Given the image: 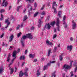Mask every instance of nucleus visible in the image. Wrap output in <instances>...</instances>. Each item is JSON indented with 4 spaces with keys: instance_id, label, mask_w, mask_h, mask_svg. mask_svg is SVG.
I'll list each match as a JSON object with an SVG mask.
<instances>
[{
    "instance_id": "obj_10",
    "label": "nucleus",
    "mask_w": 77,
    "mask_h": 77,
    "mask_svg": "<svg viewBox=\"0 0 77 77\" xmlns=\"http://www.w3.org/2000/svg\"><path fill=\"white\" fill-rule=\"evenodd\" d=\"M72 45L68 46L67 47V50H69V51H71V50H72Z\"/></svg>"
},
{
    "instance_id": "obj_36",
    "label": "nucleus",
    "mask_w": 77,
    "mask_h": 77,
    "mask_svg": "<svg viewBox=\"0 0 77 77\" xmlns=\"http://www.w3.org/2000/svg\"><path fill=\"white\" fill-rule=\"evenodd\" d=\"M10 24V22H9L8 23H7V25L5 26V29H7L8 27V26Z\"/></svg>"
},
{
    "instance_id": "obj_20",
    "label": "nucleus",
    "mask_w": 77,
    "mask_h": 77,
    "mask_svg": "<svg viewBox=\"0 0 77 77\" xmlns=\"http://www.w3.org/2000/svg\"><path fill=\"white\" fill-rule=\"evenodd\" d=\"M62 54H62L61 55H60L59 56L60 57V61H62V59H63V57H62Z\"/></svg>"
},
{
    "instance_id": "obj_6",
    "label": "nucleus",
    "mask_w": 77,
    "mask_h": 77,
    "mask_svg": "<svg viewBox=\"0 0 77 77\" xmlns=\"http://www.w3.org/2000/svg\"><path fill=\"white\" fill-rule=\"evenodd\" d=\"M50 27H51V26H50V24H49V23H48L45 25V27L43 29V30H44L45 28H47V29H49L50 28Z\"/></svg>"
},
{
    "instance_id": "obj_25",
    "label": "nucleus",
    "mask_w": 77,
    "mask_h": 77,
    "mask_svg": "<svg viewBox=\"0 0 77 77\" xmlns=\"http://www.w3.org/2000/svg\"><path fill=\"white\" fill-rule=\"evenodd\" d=\"M38 14H39V12H36L34 14V17H36L37 16V15H38Z\"/></svg>"
},
{
    "instance_id": "obj_52",
    "label": "nucleus",
    "mask_w": 77,
    "mask_h": 77,
    "mask_svg": "<svg viewBox=\"0 0 77 77\" xmlns=\"http://www.w3.org/2000/svg\"><path fill=\"white\" fill-rule=\"evenodd\" d=\"M10 18L11 20H12V19H14V17H13V16L11 15Z\"/></svg>"
},
{
    "instance_id": "obj_35",
    "label": "nucleus",
    "mask_w": 77,
    "mask_h": 77,
    "mask_svg": "<svg viewBox=\"0 0 77 77\" xmlns=\"http://www.w3.org/2000/svg\"><path fill=\"white\" fill-rule=\"evenodd\" d=\"M54 9V12L55 14H57V11H56V8H53Z\"/></svg>"
},
{
    "instance_id": "obj_57",
    "label": "nucleus",
    "mask_w": 77,
    "mask_h": 77,
    "mask_svg": "<svg viewBox=\"0 0 77 77\" xmlns=\"http://www.w3.org/2000/svg\"><path fill=\"white\" fill-rule=\"evenodd\" d=\"M9 11H10V9H11V8H12V7L11 6H9Z\"/></svg>"
},
{
    "instance_id": "obj_23",
    "label": "nucleus",
    "mask_w": 77,
    "mask_h": 77,
    "mask_svg": "<svg viewBox=\"0 0 77 77\" xmlns=\"http://www.w3.org/2000/svg\"><path fill=\"white\" fill-rule=\"evenodd\" d=\"M61 14H62V11H60L58 13V15L59 17H61Z\"/></svg>"
},
{
    "instance_id": "obj_26",
    "label": "nucleus",
    "mask_w": 77,
    "mask_h": 77,
    "mask_svg": "<svg viewBox=\"0 0 77 77\" xmlns=\"http://www.w3.org/2000/svg\"><path fill=\"white\" fill-rule=\"evenodd\" d=\"M24 41H21V44L22 46L23 47H24Z\"/></svg>"
},
{
    "instance_id": "obj_21",
    "label": "nucleus",
    "mask_w": 77,
    "mask_h": 77,
    "mask_svg": "<svg viewBox=\"0 0 77 77\" xmlns=\"http://www.w3.org/2000/svg\"><path fill=\"white\" fill-rule=\"evenodd\" d=\"M51 50L49 49L48 50V56H49L50 55V53H51Z\"/></svg>"
},
{
    "instance_id": "obj_33",
    "label": "nucleus",
    "mask_w": 77,
    "mask_h": 77,
    "mask_svg": "<svg viewBox=\"0 0 77 77\" xmlns=\"http://www.w3.org/2000/svg\"><path fill=\"white\" fill-rule=\"evenodd\" d=\"M3 20V15L2 14H1V17L0 19V20Z\"/></svg>"
},
{
    "instance_id": "obj_1",
    "label": "nucleus",
    "mask_w": 77,
    "mask_h": 77,
    "mask_svg": "<svg viewBox=\"0 0 77 77\" xmlns=\"http://www.w3.org/2000/svg\"><path fill=\"white\" fill-rule=\"evenodd\" d=\"M26 38H29V39H32L33 38V37H32V35H31V34L28 33L26 34V35H23L22 36L21 41H24V40H25Z\"/></svg>"
},
{
    "instance_id": "obj_11",
    "label": "nucleus",
    "mask_w": 77,
    "mask_h": 77,
    "mask_svg": "<svg viewBox=\"0 0 77 77\" xmlns=\"http://www.w3.org/2000/svg\"><path fill=\"white\" fill-rule=\"evenodd\" d=\"M15 59H16V57H15L14 58L12 59V60H11V62L9 64V65L8 66L9 67H10V66H11V65L13 63H14V61H15Z\"/></svg>"
},
{
    "instance_id": "obj_47",
    "label": "nucleus",
    "mask_w": 77,
    "mask_h": 77,
    "mask_svg": "<svg viewBox=\"0 0 77 77\" xmlns=\"http://www.w3.org/2000/svg\"><path fill=\"white\" fill-rule=\"evenodd\" d=\"M11 53H10L8 55V58H10V57H11Z\"/></svg>"
},
{
    "instance_id": "obj_64",
    "label": "nucleus",
    "mask_w": 77,
    "mask_h": 77,
    "mask_svg": "<svg viewBox=\"0 0 77 77\" xmlns=\"http://www.w3.org/2000/svg\"><path fill=\"white\" fill-rule=\"evenodd\" d=\"M35 29V28L33 27H32L31 28V30H33Z\"/></svg>"
},
{
    "instance_id": "obj_16",
    "label": "nucleus",
    "mask_w": 77,
    "mask_h": 77,
    "mask_svg": "<svg viewBox=\"0 0 77 77\" xmlns=\"http://www.w3.org/2000/svg\"><path fill=\"white\" fill-rule=\"evenodd\" d=\"M35 56V54H33V55L31 54L29 55V57L31 58H34Z\"/></svg>"
},
{
    "instance_id": "obj_8",
    "label": "nucleus",
    "mask_w": 77,
    "mask_h": 77,
    "mask_svg": "<svg viewBox=\"0 0 77 77\" xmlns=\"http://www.w3.org/2000/svg\"><path fill=\"white\" fill-rule=\"evenodd\" d=\"M72 29H75V27H76V23H75L74 22V21H72Z\"/></svg>"
},
{
    "instance_id": "obj_7",
    "label": "nucleus",
    "mask_w": 77,
    "mask_h": 77,
    "mask_svg": "<svg viewBox=\"0 0 77 77\" xmlns=\"http://www.w3.org/2000/svg\"><path fill=\"white\" fill-rule=\"evenodd\" d=\"M5 1H6V0H3V3L2 4V6H5V7H6V6H7L8 5V2H6L5 4Z\"/></svg>"
},
{
    "instance_id": "obj_29",
    "label": "nucleus",
    "mask_w": 77,
    "mask_h": 77,
    "mask_svg": "<svg viewBox=\"0 0 77 77\" xmlns=\"http://www.w3.org/2000/svg\"><path fill=\"white\" fill-rule=\"evenodd\" d=\"M5 23H7V24L8 23H10L9 21V19H7L5 20Z\"/></svg>"
},
{
    "instance_id": "obj_12",
    "label": "nucleus",
    "mask_w": 77,
    "mask_h": 77,
    "mask_svg": "<svg viewBox=\"0 0 77 77\" xmlns=\"http://www.w3.org/2000/svg\"><path fill=\"white\" fill-rule=\"evenodd\" d=\"M24 74V73L22 71H21L19 73V76L20 77H21Z\"/></svg>"
},
{
    "instance_id": "obj_17",
    "label": "nucleus",
    "mask_w": 77,
    "mask_h": 77,
    "mask_svg": "<svg viewBox=\"0 0 77 77\" xmlns=\"http://www.w3.org/2000/svg\"><path fill=\"white\" fill-rule=\"evenodd\" d=\"M28 18V17H27V15L24 16L23 19V21H26V20Z\"/></svg>"
},
{
    "instance_id": "obj_63",
    "label": "nucleus",
    "mask_w": 77,
    "mask_h": 77,
    "mask_svg": "<svg viewBox=\"0 0 77 77\" xmlns=\"http://www.w3.org/2000/svg\"><path fill=\"white\" fill-rule=\"evenodd\" d=\"M30 11H32V7H31L30 8Z\"/></svg>"
},
{
    "instance_id": "obj_40",
    "label": "nucleus",
    "mask_w": 77,
    "mask_h": 77,
    "mask_svg": "<svg viewBox=\"0 0 77 77\" xmlns=\"http://www.w3.org/2000/svg\"><path fill=\"white\" fill-rule=\"evenodd\" d=\"M21 35V32H20L19 33L18 35H17V36L18 37H20V36Z\"/></svg>"
},
{
    "instance_id": "obj_32",
    "label": "nucleus",
    "mask_w": 77,
    "mask_h": 77,
    "mask_svg": "<svg viewBox=\"0 0 77 77\" xmlns=\"http://www.w3.org/2000/svg\"><path fill=\"white\" fill-rule=\"evenodd\" d=\"M26 1H28L29 3H33V2L34 1L33 0H26Z\"/></svg>"
},
{
    "instance_id": "obj_61",
    "label": "nucleus",
    "mask_w": 77,
    "mask_h": 77,
    "mask_svg": "<svg viewBox=\"0 0 77 77\" xmlns=\"http://www.w3.org/2000/svg\"><path fill=\"white\" fill-rule=\"evenodd\" d=\"M26 9H25L23 11V12L24 13L25 12H26Z\"/></svg>"
},
{
    "instance_id": "obj_18",
    "label": "nucleus",
    "mask_w": 77,
    "mask_h": 77,
    "mask_svg": "<svg viewBox=\"0 0 77 77\" xmlns=\"http://www.w3.org/2000/svg\"><path fill=\"white\" fill-rule=\"evenodd\" d=\"M16 54H17V51H14L12 54V56L13 57H15L16 56Z\"/></svg>"
},
{
    "instance_id": "obj_24",
    "label": "nucleus",
    "mask_w": 77,
    "mask_h": 77,
    "mask_svg": "<svg viewBox=\"0 0 77 77\" xmlns=\"http://www.w3.org/2000/svg\"><path fill=\"white\" fill-rule=\"evenodd\" d=\"M22 58L23 60H24L25 59V57H24V56H21V57H20V60H22Z\"/></svg>"
},
{
    "instance_id": "obj_4",
    "label": "nucleus",
    "mask_w": 77,
    "mask_h": 77,
    "mask_svg": "<svg viewBox=\"0 0 77 77\" xmlns=\"http://www.w3.org/2000/svg\"><path fill=\"white\" fill-rule=\"evenodd\" d=\"M57 23H56V25L57 26V30L58 31H60V29H59V18H57Z\"/></svg>"
},
{
    "instance_id": "obj_55",
    "label": "nucleus",
    "mask_w": 77,
    "mask_h": 77,
    "mask_svg": "<svg viewBox=\"0 0 77 77\" xmlns=\"http://www.w3.org/2000/svg\"><path fill=\"white\" fill-rule=\"evenodd\" d=\"M38 23H39L41 24V19H40L38 20Z\"/></svg>"
},
{
    "instance_id": "obj_48",
    "label": "nucleus",
    "mask_w": 77,
    "mask_h": 77,
    "mask_svg": "<svg viewBox=\"0 0 77 77\" xmlns=\"http://www.w3.org/2000/svg\"><path fill=\"white\" fill-rule=\"evenodd\" d=\"M70 40L71 41H73V38L72 37H71L70 38Z\"/></svg>"
},
{
    "instance_id": "obj_51",
    "label": "nucleus",
    "mask_w": 77,
    "mask_h": 77,
    "mask_svg": "<svg viewBox=\"0 0 77 77\" xmlns=\"http://www.w3.org/2000/svg\"><path fill=\"white\" fill-rule=\"evenodd\" d=\"M27 53V50H25L24 54H26Z\"/></svg>"
},
{
    "instance_id": "obj_60",
    "label": "nucleus",
    "mask_w": 77,
    "mask_h": 77,
    "mask_svg": "<svg viewBox=\"0 0 77 77\" xmlns=\"http://www.w3.org/2000/svg\"><path fill=\"white\" fill-rule=\"evenodd\" d=\"M50 3L48 2V6H50Z\"/></svg>"
},
{
    "instance_id": "obj_49",
    "label": "nucleus",
    "mask_w": 77,
    "mask_h": 77,
    "mask_svg": "<svg viewBox=\"0 0 77 77\" xmlns=\"http://www.w3.org/2000/svg\"><path fill=\"white\" fill-rule=\"evenodd\" d=\"M9 60H10V58L7 57V62H9Z\"/></svg>"
},
{
    "instance_id": "obj_30",
    "label": "nucleus",
    "mask_w": 77,
    "mask_h": 77,
    "mask_svg": "<svg viewBox=\"0 0 77 77\" xmlns=\"http://www.w3.org/2000/svg\"><path fill=\"white\" fill-rule=\"evenodd\" d=\"M40 73H39V70H38L37 71V75H40Z\"/></svg>"
},
{
    "instance_id": "obj_46",
    "label": "nucleus",
    "mask_w": 77,
    "mask_h": 77,
    "mask_svg": "<svg viewBox=\"0 0 77 77\" xmlns=\"http://www.w3.org/2000/svg\"><path fill=\"white\" fill-rule=\"evenodd\" d=\"M57 35L56 34H55L53 36V39H54V38H56V37Z\"/></svg>"
},
{
    "instance_id": "obj_34",
    "label": "nucleus",
    "mask_w": 77,
    "mask_h": 77,
    "mask_svg": "<svg viewBox=\"0 0 77 77\" xmlns=\"http://www.w3.org/2000/svg\"><path fill=\"white\" fill-rule=\"evenodd\" d=\"M11 71L10 74H12V73H13V72H14V69H11Z\"/></svg>"
},
{
    "instance_id": "obj_13",
    "label": "nucleus",
    "mask_w": 77,
    "mask_h": 77,
    "mask_svg": "<svg viewBox=\"0 0 77 77\" xmlns=\"http://www.w3.org/2000/svg\"><path fill=\"white\" fill-rule=\"evenodd\" d=\"M27 70H28V69L26 68V70L25 71V73H24V74L25 75V76L26 77H27L28 76V74H29V73H27Z\"/></svg>"
},
{
    "instance_id": "obj_28",
    "label": "nucleus",
    "mask_w": 77,
    "mask_h": 77,
    "mask_svg": "<svg viewBox=\"0 0 77 77\" xmlns=\"http://www.w3.org/2000/svg\"><path fill=\"white\" fill-rule=\"evenodd\" d=\"M55 21H54L52 22L51 24V25L53 27L54 26V24L55 23Z\"/></svg>"
},
{
    "instance_id": "obj_5",
    "label": "nucleus",
    "mask_w": 77,
    "mask_h": 77,
    "mask_svg": "<svg viewBox=\"0 0 77 77\" xmlns=\"http://www.w3.org/2000/svg\"><path fill=\"white\" fill-rule=\"evenodd\" d=\"M46 44L47 45H53L52 42H50V41L48 39L46 40Z\"/></svg>"
},
{
    "instance_id": "obj_45",
    "label": "nucleus",
    "mask_w": 77,
    "mask_h": 77,
    "mask_svg": "<svg viewBox=\"0 0 77 77\" xmlns=\"http://www.w3.org/2000/svg\"><path fill=\"white\" fill-rule=\"evenodd\" d=\"M4 35V33H2V35L0 36V38H2L3 37V35Z\"/></svg>"
},
{
    "instance_id": "obj_42",
    "label": "nucleus",
    "mask_w": 77,
    "mask_h": 77,
    "mask_svg": "<svg viewBox=\"0 0 77 77\" xmlns=\"http://www.w3.org/2000/svg\"><path fill=\"white\" fill-rule=\"evenodd\" d=\"M24 25V23H22L21 24V25H20V27L22 28L23 27V25Z\"/></svg>"
},
{
    "instance_id": "obj_53",
    "label": "nucleus",
    "mask_w": 77,
    "mask_h": 77,
    "mask_svg": "<svg viewBox=\"0 0 77 77\" xmlns=\"http://www.w3.org/2000/svg\"><path fill=\"white\" fill-rule=\"evenodd\" d=\"M62 75L63 77H65V73H63L62 74Z\"/></svg>"
},
{
    "instance_id": "obj_9",
    "label": "nucleus",
    "mask_w": 77,
    "mask_h": 77,
    "mask_svg": "<svg viewBox=\"0 0 77 77\" xmlns=\"http://www.w3.org/2000/svg\"><path fill=\"white\" fill-rule=\"evenodd\" d=\"M57 5L56 4V2H54L52 3V8H55V7H57Z\"/></svg>"
},
{
    "instance_id": "obj_2",
    "label": "nucleus",
    "mask_w": 77,
    "mask_h": 77,
    "mask_svg": "<svg viewBox=\"0 0 77 77\" xmlns=\"http://www.w3.org/2000/svg\"><path fill=\"white\" fill-rule=\"evenodd\" d=\"M71 68L70 66L69 65L66 64H65L63 67V69H64L65 71H67L68 69H69Z\"/></svg>"
},
{
    "instance_id": "obj_37",
    "label": "nucleus",
    "mask_w": 77,
    "mask_h": 77,
    "mask_svg": "<svg viewBox=\"0 0 77 77\" xmlns=\"http://www.w3.org/2000/svg\"><path fill=\"white\" fill-rule=\"evenodd\" d=\"M5 12L4 9H2L0 11V13H2V12Z\"/></svg>"
},
{
    "instance_id": "obj_43",
    "label": "nucleus",
    "mask_w": 77,
    "mask_h": 77,
    "mask_svg": "<svg viewBox=\"0 0 77 77\" xmlns=\"http://www.w3.org/2000/svg\"><path fill=\"white\" fill-rule=\"evenodd\" d=\"M20 25H18L17 26V27L16 29H17L18 30L19 29H20Z\"/></svg>"
},
{
    "instance_id": "obj_14",
    "label": "nucleus",
    "mask_w": 77,
    "mask_h": 77,
    "mask_svg": "<svg viewBox=\"0 0 77 77\" xmlns=\"http://www.w3.org/2000/svg\"><path fill=\"white\" fill-rule=\"evenodd\" d=\"M14 35H11L10 38H9V41L10 42H11V41H12V40H13V38H14Z\"/></svg>"
},
{
    "instance_id": "obj_22",
    "label": "nucleus",
    "mask_w": 77,
    "mask_h": 77,
    "mask_svg": "<svg viewBox=\"0 0 77 77\" xmlns=\"http://www.w3.org/2000/svg\"><path fill=\"white\" fill-rule=\"evenodd\" d=\"M55 73H56V71L52 73V76H51V77H56V75H55Z\"/></svg>"
},
{
    "instance_id": "obj_39",
    "label": "nucleus",
    "mask_w": 77,
    "mask_h": 77,
    "mask_svg": "<svg viewBox=\"0 0 77 77\" xmlns=\"http://www.w3.org/2000/svg\"><path fill=\"white\" fill-rule=\"evenodd\" d=\"M72 64V61L71 62H70V66H69L70 67V68H71V67L72 66H71V65Z\"/></svg>"
},
{
    "instance_id": "obj_19",
    "label": "nucleus",
    "mask_w": 77,
    "mask_h": 77,
    "mask_svg": "<svg viewBox=\"0 0 77 77\" xmlns=\"http://www.w3.org/2000/svg\"><path fill=\"white\" fill-rule=\"evenodd\" d=\"M3 67H0V74H2L3 72Z\"/></svg>"
},
{
    "instance_id": "obj_50",
    "label": "nucleus",
    "mask_w": 77,
    "mask_h": 77,
    "mask_svg": "<svg viewBox=\"0 0 77 77\" xmlns=\"http://www.w3.org/2000/svg\"><path fill=\"white\" fill-rule=\"evenodd\" d=\"M45 7V5H43L42 7L41 8V10H43L44 9V7Z\"/></svg>"
},
{
    "instance_id": "obj_15",
    "label": "nucleus",
    "mask_w": 77,
    "mask_h": 77,
    "mask_svg": "<svg viewBox=\"0 0 77 77\" xmlns=\"http://www.w3.org/2000/svg\"><path fill=\"white\" fill-rule=\"evenodd\" d=\"M50 63H48L47 64L46 66H44V67L43 68V70H45V69H46V68H47V67H48V66H50Z\"/></svg>"
},
{
    "instance_id": "obj_27",
    "label": "nucleus",
    "mask_w": 77,
    "mask_h": 77,
    "mask_svg": "<svg viewBox=\"0 0 77 77\" xmlns=\"http://www.w3.org/2000/svg\"><path fill=\"white\" fill-rule=\"evenodd\" d=\"M22 7V6L21 5L17 7V11H18V12L19 11V9H20V8H21Z\"/></svg>"
},
{
    "instance_id": "obj_54",
    "label": "nucleus",
    "mask_w": 77,
    "mask_h": 77,
    "mask_svg": "<svg viewBox=\"0 0 77 77\" xmlns=\"http://www.w3.org/2000/svg\"><path fill=\"white\" fill-rule=\"evenodd\" d=\"M49 19H50V17L49 16H48L47 17V18L46 19V20H47V21H48V20H49Z\"/></svg>"
},
{
    "instance_id": "obj_58",
    "label": "nucleus",
    "mask_w": 77,
    "mask_h": 77,
    "mask_svg": "<svg viewBox=\"0 0 77 77\" xmlns=\"http://www.w3.org/2000/svg\"><path fill=\"white\" fill-rule=\"evenodd\" d=\"M37 61V59H35L34 60L33 62H35Z\"/></svg>"
},
{
    "instance_id": "obj_31",
    "label": "nucleus",
    "mask_w": 77,
    "mask_h": 77,
    "mask_svg": "<svg viewBox=\"0 0 77 77\" xmlns=\"http://www.w3.org/2000/svg\"><path fill=\"white\" fill-rule=\"evenodd\" d=\"M41 14L42 15H45V11H43V12L41 13Z\"/></svg>"
},
{
    "instance_id": "obj_62",
    "label": "nucleus",
    "mask_w": 77,
    "mask_h": 77,
    "mask_svg": "<svg viewBox=\"0 0 77 77\" xmlns=\"http://www.w3.org/2000/svg\"><path fill=\"white\" fill-rule=\"evenodd\" d=\"M55 62V61H51V63H54Z\"/></svg>"
},
{
    "instance_id": "obj_3",
    "label": "nucleus",
    "mask_w": 77,
    "mask_h": 77,
    "mask_svg": "<svg viewBox=\"0 0 77 77\" xmlns=\"http://www.w3.org/2000/svg\"><path fill=\"white\" fill-rule=\"evenodd\" d=\"M66 18V17H65V16H64L63 17V24L64 25V27H65V28L66 29V28H67V24H66V22H65V20Z\"/></svg>"
},
{
    "instance_id": "obj_59",
    "label": "nucleus",
    "mask_w": 77,
    "mask_h": 77,
    "mask_svg": "<svg viewBox=\"0 0 77 77\" xmlns=\"http://www.w3.org/2000/svg\"><path fill=\"white\" fill-rule=\"evenodd\" d=\"M25 63L23 62V63H22V65H21V66H23L24 65Z\"/></svg>"
},
{
    "instance_id": "obj_56",
    "label": "nucleus",
    "mask_w": 77,
    "mask_h": 77,
    "mask_svg": "<svg viewBox=\"0 0 77 77\" xmlns=\"http://www.w3.org/2000/svg\"><path fill=\"white\" fill-rule=\"evenodd\" d=\"M41 23H39V24L38 25V27H39V28L41 27Z\"/></svg>"
},
{
    "instance_id": "obj_38",
    "label": "nucleus",
    "mask_w": 77,
    "mask_h": 77,
    "mask_svg": "<svg viewBox=\"0 0 77 77\" xmlns=\"http://www.w3.org/2000/svg\"><path fill=\"white\" fill-rule=\"evenodd\" d=\"M56 50H57V47H54V52H55L56 51Z\"/></svg>"
},
{
    "instance_id": "obj_41",
    "label": "nucleus",
    "mask_w": 77,
    "mask_h": 77,
    "mask_svg": "<svg viewBox=\"0 0 77 77\" xmlns=\"http://www.w3.org/2000/svg\"><path fill=\"white\" fill-rule=\"evenodd\" d=\"M70 74H71V77H72V76H73V75H74V74H73V72H71L70 73Z\"/></svg>"
},
{
    "instance_id": "obj_44",
    "label": "nucleus",
    "mask_w": 77,
    "mask_h": 77,
    "mask_svg": "<svg viewBox=\"0 0 77 77\" xmlns=\"http://www.w3.org/2000/svg\"><path fill=\"white\" fill-rule=\"evenodd\" d=\"M34 7H35V8L37 7V4H36V2L34 4Z\"/></svg>"
}]
</instances>
